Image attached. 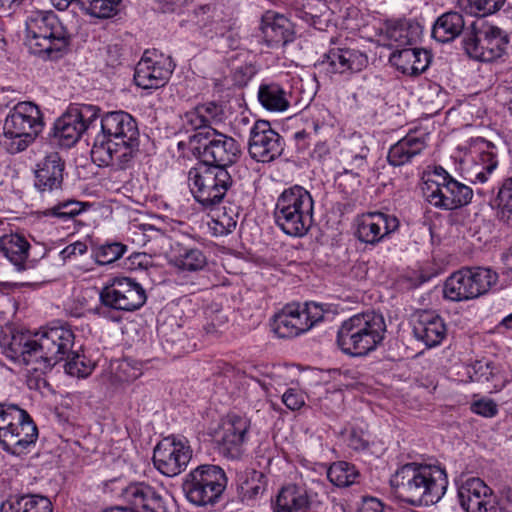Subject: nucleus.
<instances>
[{
  "label": "nucleus",
  "instance_id": "16",
  "mask_svg": "<svg viewBox=\"0 0 512 512\" xmlns=\"http://www.w3.org/2000/svg\"><path fill=\"white\" fill-rule=\"evenodd\" d=\"M284 150L283 138L265 120H257L250 129L248 152L257 162L268 163L280 157Z\"/></svg>",
  "mask_w": 512,
  "mask_h": 512
},
{
  "label": "nucleus",
  "instance_id": "41",
  "mask_svg": "<svg viewBox=\"0 0 512 512\" xmlns=\"http://www.w3.org/2000/svg\"><path fill=\"white\" fill-rule=\"evenodd\" d=\"M327 311L328 308L316 302H306L303 308H301L300 303L291 302L277 311L273 315L272 320H280L284 317L299 318L302 314L305 315L306 320H323Z\"/></svg>",
  "mask_w": 512,
  "mask_h": 512
},
{
  "label": "nucleus",
  "instance_id": "40",
  "mask_svg": "<svg viewBox=\"0 0 512 512\" xmlns=\"http://www.w3.org/2000/svg\"><path fill=\"white\" fill-rule=\"evenodd\" d=\"M497 165L498 161L493 151H482L473 163L465 168V177L472 183H484Z\"/></svg>",
  "mask_w": 512,
  "mask_h": 512
},
{
  "label": "nucleus",
  "instance_id": "36",
  "mask_svg": "<svg viewBox=\"0 0 512 512\" xmlns=\"http://www.w3.org/2000/svg\"><path fill=\"white\" fill-rule=\"evenodd\" d=\"M48 497L37 494L16 495L1 505L0 512H52Z\"/></svg>",
  "mask_w": 512,
  "mask_h": 512
},
{
  "label": "nucleus",
  "instance_id": "64",
  "mask_svg": "<svg viewBox=\"0 0 512 512\" xmlns=\"http://www.w3.org/2000/svg\"><path fill=\"white\" fill-rule=\"evenodd\" d=\"M224 39L228 42L227 47L230 49H236L239 45L238 38L235 37L231 32H228Z\"/></svg>",
  "mask_w": 512,
  "mask_h": 512
},
{
  "label": "nucleus",
  "instance_id": "25",
  "mask_svg": "<svg viewBox=\"0 0 512 512\" xmlns=\"http://www.w3.org/2000/svg\"><path fill=\"white\" fill-rule=\"evenodd\" d=\"M368 64L367 56L350 48H331L323 55L321 65L331 73L359 72Z\"/></svg>",
  "mask_w": 512,
  "mask_h": 512
},
{
  "label": "nucleus",
  "instance_id": "2",
  "mask_svg": "<svg viewBox=\"0 0 512 512\" xmlns=\"http://www.w3.org/2000/svg\"><path fill=\"white\" fill-rule=\"evenodd\" d=\"M91 158L98 166L126 170L139 152V131L134 118L124 111L105 113L100 119Z\"/></svg>",
  "mask_w": 512,
  "mask_h": 512
},
{
  "label": "nucleus",
  "instance_id": "9",
  "mask_svg": "<svg viewBox=\"0 0 512 512\" xmlns=\"http://www.w3.org/2000/svg\"><path fill=\"white\" fill-rule=\"evenodd\" d=\"M509 44L508 34L497 26L478 25L473 21L466 29L463 46L467 55L475 60L491 62L501 58Z\"/></svg>",
  "mask_w": 512,
  "mask_h": 512
},
{
  "label": "nucleus",
  "instance_id": "48",
  "mask_svg": "<svg viewBox=\"0 0 512 512\" xmlns=\"http://www.w3.org/2000/svg\"><path fill=\"white\" fill-rule=\"evenodd\" d=\"M121 0H82L81 8L97 18H110L117 13Z\"/></svg>",
  "mask_w": 512,
  "mask_h": 512
},
{
  "label": "nucleus",
  "instance_id": "1",
  "mask_svg": "<svg viewBox=\"0 0 512 512\" xmlns=\"http://www.w3.org/2000/svg\"><path fill=\"white\" fill-rule=\"evenodd\" d=\"M224 118L222 106L215 102L198 105L182 117L186 132H196L190 137V141L197 143L194 149L201 158L202 165L228 169L240 156L241 150L237 141L216 128Z\"/></svg>",
  "mask_w": 512,
  "mask_h": 512
},
{
  "label": "nucleus",
  "instance_id": "56",
  "mask_svg": "<svg viewBox=\"0 0 512 512\" xmlns=\"http://www.w3.org/2000/svg\"><path fill=\"white\" fill-rule=\"evenodd\" d=\"M470 409L473 413L485 418H492L498 414V405L490 398H481L473 401Z\"/></svg>",
  "mask_w": 512,
  "mask_h": 512
},
{
  "label": "nucleus",
  "instance_id": "50",
  "mask_svg": "<svg viewBox=\"0 0 512 512\" xmlns=\"http://www.w3.org/2000/svg\"><path fill=\"white\" fill-rule=\"evenodd\" d=\"M112 368L115 378L120 382L134 381L143 373L141 364L129 358L117 360Z\"/></svg>",
  "mask_w": 512,
  "mask_h": 512
},
{
  "label": "nucleus",
  "instance_id": "58",
  "mask_svg": "<svg viewBox=\"0 0 512 512\" xmlns=\"http://www.w3.org/2000/svg\"><path fill=\"white\" fill-rule=\"evenodd\" d=\"M282 402L288 409L294 411L305 404V399L300 391L290 388L283 394Z\"/></svg>",
  "mask_w": 512,
  "mask_h": 512
},
{
  "label": "nucleus",
  "instance_id": "57",
  "mask_svg": "<svg viewBox=\"0 0 512 512\" xmlns=\"http://www.w3.org/2000/svg\"><path fill=\"white\" fill-rule=\"evenodd\" d=\"M327 10V6L320 0H307L303 5V18L306 21L314 20L319 18L324 11Z\"/></svg>",
  "mask_w": 512,
  "mask_h": 512
},
{
  "label": "nucleus",
  "instance_id": "62",
  "mask_svg": "<svg viewBox=\"0 0 512 512\" xmlns=\"http://www.w3.org/2000/svg\"><path fill=\"white\" fill-rule=\"evenodd\" d=\"M24 0H0V9L4 11H14Z\"/></svg>",
  "mask_w": 512,
  "mask_h": 512
},
{
  "label": "nucleus",
  "instance_id": "22",
  "mask_svg": "<svg viewBox=\"0 0 512 512\" xmlns=\"http://www.w3.org/2000/svg\"><path fill=\"white\" fill-rule=\"evenodd\" d=\"M491 494V489L477 477L468 478L458 488V499L466 512H498Z\"/></svg>",
  "mask_w": 512,
  "mask_h": 512
},
{
  "label": "nucleus",
  "instance_id": "44",
  "mask_svg": "<svg viewBox=\"0 0 512 512\" xmlns=\"http://www.w3.org/2000/svg\"><path fill=\"white\" fill-rule=\"evenodd\" d=\"M497 217L512 226V177L504 179L495 198Z\"/></svg>",
  "mask_w": 512,
  "mask_h": 512
},
{
  "label": "nucleus",
  "instance_id": "37",
  "mask_svg": "<svg viewBox=\"0 0 512 512\" xmlns=\"http://www.w3.org/2000/svg\"><path fill=\"white\" fill-rule=\"evenodd\" d=\"M465 28L462 14L454 11L439 16L432 28L433 38L440 43H447L457 38Z\"/></svg>",
  "mask_w": 512,
  "mask_h": 512
},
{
  "label": "nucleus",
  "instance_id": "43",
  "mask_svg": "<svg viewBox=\"0 0 512 512\" xmlns=\"http://www.w3.org/2000/svg\"><path fill=\"white\" fill-rule=\"evenodd\" d=\"M413 333L427 347H434L443 340L446 334V327L444 322H416V325L413 327Z\"/></svg>",
  "mask_w": 512,
  "mask_h": 512
},
{
  "label": "nucleus",
  "instance_id": "52",
  "mask_svg": "<svg viewBox=\"0 0 512 512\" xmlns=\"http://www.w3.org/2000/svg\"><path fill=\"white\" fill-rule=\"evenodd\" d=\"M83 210L82 203L75 200L59 202L44 211L45 216L57 217L63 221L75 218Z\"/></svg>",
  "mask_w": 512,
  "mask_h": 512
},
{
  "label": "nucleus",
  "instance_id": "7",
  "mask_svg": "<svg viewBox=\"0 0 512 512\" xmlns=\"http://www.w3.org/2000/svg\"><path fill=\"white\" fill-rule=\"evenodd\" d=\"M225 471L218 465L203 464L191 470L182 483L187 500L199 507L217 503L227 487Z\"/></svg>",
  "mask_w": 512,
  "mask_h": 512
},
{
  "label": "nucleus",
  "instance_id": "42",
  "mask_svg": "<svg viewBox=\"0 0 512 512\" xmlns=\"http://www.w3.org/2000/svg\"><path fill=\"white\" fill-rule=\"evenodd\" d=\"M267 488L266 476L256 470H252L241 478L238 484L237 492L242 502H249L258 499Z\"/></svg>",
  "mask_w": 512,
  "mask_h": 512
},
{
  "label": "nucleus",
  "instance_id": "33",
  "mask_svg": "<svg viewBox=\"0 0 512 512\" xmlns=\"http://www.w3.org/2000/svg\"><path fill=\"white\" fill-rule=\"evenodd\" d=\"M163 256L172 265L183 271H199L207 264L206 256L200 249L184 247L180 243L173 245L171 242L168 252L163 253Z\"/></svg>",
  "mask_w": 512,
  "mask_h": 512
},
{
  "label": "nucleus",
  "instance_id": "31",
  "mask_svg": "<svg viewBox=\"0 0 512 512\" xmlns=\"http://www.w3.org/2000/svg\"><path fill=\"white\" fill-rule=\"evenodd\" d=\"M273 509L274 512H314L307 491L296 485L285 486L279 491Z\"/></svg>",
  "mask_w": 512,
  "mask_h": 512
},
{
  "label": "nucleus",
  "instance_id": "11",
  "mask_svg": "<svg viewBox=\"0 0 512 512\" xmlns=\"http://www.w3.org/2000/svg\"><path fill=\"white\" fill-rule=\"evenodd\" d=\"M436 180L426 182L427 201L436 208L455 210L468 205L473 198V190L454 179L442 167L436 168Z\"/></svg>",
  "mask_w": 512,
  "mask_h": 512
},
{
  "label": "nucleus",
  "instance_id": "34",
  "mask_svg": "<svg viewBox=\"0 0 512 512\" xmlns=\"http://www.w3.org/2000/svg\"><path fill=\"white\" fill-rule=\"evenodd\" d=\"M133 228V242L147 246L155 255H163L168 252L171 238L165 232L150 224L134 225Z\"/></svg>",
  "mask_w": 512,
  "mask_h": 512
},
{
  "label": "nucleus",
  "instance_id": "27",
  "mask_svg": "<svg viewBox=\"0 0 512 512\" xmlns=\"http://www.w3.org/2000/svg\"><path fill=\"white\" fill-rule=\"evenodd\" d=\"M427 147L426 138L408 133L388 151L387 160L390 165L399 167L412 163Z\"/></svg>",
  "mask_w": 512,
  "mask_h": 512
},
{
  "label": "nucleus",
  "instance_id": "20",
  "mask_svg": "<svg viewBox=\"0 0 512 512\" xmlns=\"http://www.w3.org/2000/svg\"><path fill=\"white\" fill-rule=\"evenodd\" d=\"M398 227L399 220L394 215L369 212L359 217L355 235L365 244L376 245L395 232Z\"/></svg>",
  "mask_w": 512,
  "mask_h": 512
},
{
  "label": "nucleus",
  "instance_id": "30",
  "mask_svg": "<svg viewBox=\"0 0 512 512\" xmlns=\"http://www.w3.org/2000/svg\"><path fill=\"white\" fill-rule=\"evenodd\" d=\"M431 55L428 51L419 48L396 49L390 61L407 75H419L424 72L430 63Z\"/></svg>",
  "mask_w": 512,
  "mask_h": 512
},
{
  "label": "nucleus",
  "instance_id": "23",
  "mask_svg": "<svg viewBox=\"0 0 512 512\" xmlns=\"http://www.w3.org/2000/svg\"><path fill=\"white\" fill-rule=\"evenodd\" d=\"M260 30L264 43L270 48L284 47L295 38L291 21L274 11L263 14Z\"/></svg>",
  "mask_w": 512,
  "mask_h": 512
},
{
  "label": "nucleus",
  "instance_id": "59",
  "mask_svg": "<svg viewBox=\"0 0 512 512\" xmlns=\"http://www.w3.org/2000/svg\"><path fill=\"white\" fill-rule=\"evenodd\" d=\"M348 445L355 451H365L369 448L370 442L362 430L353 428L349 434Z\"/></svg>",
  "mask_w": 512,
  "mask_h": 512
},
{
  "label": "nucleus",
  "instance_id": "14",
  "mask_svg": "<svg viewBox=\"0 0 512 512\" xmlns=\"http://www.w3.org/2000/svg\"><path fill=\"white\" fill-rule=\"evenodd\" d=\"M34 337L37 338V362H43L46 369H52L70 355L75 339L73 331L66 326L41 328Z\"/></svg>",
  "mask_w": 512,
  "mask_h": 512
},
{
  "label": "nucleus",
  "instance_id": "32",
  "mask_svg": "<svg viewBox=\"0 0 512 512\" xmlns=\"http://www.w3.org/2000/svg\"><path fill=\"white\" fill-rule=\"evenodd\" d=\"M421 35V26L412 20H389L385 23V37L395 48L415 44Z\"/></svg>",
  "mask_w": 512,
  "mask_h": 512
},
{
  "label": "nucleus",
  "instance_id": "60",
  "mask_svg": "<svg viewBox=\"0 0 512 512\" xmlns=\"http://www.w3.org/2000/svg\"><path fill=\"white\" fill-rule=\"evenodd\" d=\"M383 503L375 497H363L357 512H383Z\"/></svg>",
  "mask_w": 512,
  "mask_h": 512
},
{
  "label": "nucleus",
  "instance_id": "29",
  "mask_svg": "<svg viewBox=\"0 0 512 512\" xmlns=\"http://www.w3.org/2000/svg\"><path fill=\"white\" fill-rule=\"evenodd\" d=\"M10 340L7 342L8 356L29 365L37 362V338L30 331L8 327Z\"/></svg>",
  "mask_w": 512,
  "mask_h": 512
},
{
  "label": "nucleus",
  "instance_id": "54",
  "mask_svg": "<svg viewBox=\"0 0 512 512\" xmlns=\"http://www.w3.org/2000/svg\"><path fill=\"white\" fill-rule=\"evenodd\" d=\"M237 225V220L227 212H223L212 220L210 229L216 236H224L231 233Z\"/></svg>",
  "mask_w": 512,
  "mask_h": 512
},
{
  "label": "nucleus",
  "instance_id": "39",
  "mask_svg": "<svg viewBox=\"0 0 512 512\" xmlns=\"http://www.w3.org/2000/svg\"><path fill=\"white\" fill-rule=\"evenodd\" d=\"M258 100L266 110L272 112H283L290 106L288 93L277 83L261 84Z\"/></svg>",
  "mask_w": 512,
  "mask_h": 512
},
{
  "label": "nucleus",
  "instance_id": "3",
  "mask_svg": "<svg viewBox=\"0 0 512 512\" xmlns=\"http://www.w3.org/2000/svg\"><path fill=\"white\" fill-rule=\"evenodd\" d=\"M390 485L401 501L413 506H429L444 496L448 479L440 466L407 463L391 476Z\"/></svg>",
  "mask_w": 512,
  "mask_h": 512
},
{
  "label": "nucleus",
  "instance_id": "12",
  "mask_svg": "<svg viewBox=\"0 0 512 512\" xmlns=\"http://www.w3.org/2000/svg\"><path fill=\"white\" fill-rule=\"evenodd\" d=\"M363 327L353 322H343L337 333V344L341 351L352 357L366 356L383 340L385 322H364Z\"/></svg>",
  "mask_w": 512,
  "mask_h": 512
},
{
  "label": "nucleus",
  "instance_id": "15",
  "mask_svg": "<svg viewBox=\"0 0 512 512\" xmlns=\"http://www.w3.org/2000/svg\"><path fill=\"white\" fill-rule=\"evenodd\" d=\"M192 454L187 440L169 436L155 446L152 461L161 474L174 477L187 468Z\"/></svg>",
  "mask_w": 512,
  "mask_h": 512
},
{
  "label": "nucleus",
  "instance_id": "49",
  "mask_svg": "<svg viewBox=\"0 0 512 512\" xmlns=\"http://www.w3.org/2000/svg\"><path fill=\"white\" fill-rule=\"evenodd\" d=\"M23 419H28L27 411L16 404L0 403V432L10 431Z\"/></svg>",
  "mask_w": 512,
  "mask_h": 512
},
{
  "label": "nucleus",
  "instance_id": "63",
  "mask_svg": "<svg viewBox=\"0 0 512 512\" xmlns=\"http://www.w3.org/2000/svg\"><path fill=\"white\" fill-rule=\"evenodd\" d=\"M81 1L82 0H51V3L56 9L64 11L73 2L79 3L81 5Z\"/></svg>",
  "mask_w": 512,
  "mask_h": 512
},
{
  "label": "nucleus",
  "instance_id": "19",
  "mask_svg": "<svg viewBox=\"0 0 512 512\" xmlns=\"http://www.w3.org/2000/svg\"><path fill=\"white\" fill-rule=\"evenodd\" d=\"M250 419L237 414H228L223 420L217 438L219 451L227 458L240 459L248 440Z\"/></svg>",
  "mask_w": 512,
  "mask_h": 512
},
{
  "label": "nucleus",
  "instance_id": "55",
  "mask_svg": "<svg viewBox=\"0 0 512 512\" xmlns=\"http://www.w3.org/2000/svg\"><path fill=\"white\" fill-rule=\"evenodd\" d=\"M204 35L213 38L214 36L225 37L229 32V26L222 19H212L209 22L204 17L198 20Z\"/></svg>",
  "mask_w": 512,
  "mask_h": 512
},
{
  "label": "nucleus",
  "instance_id": "38",
  "mask_svg": "<svg viewBox=\"0 0 512 512\" xmlns=\"http://www.w3.org/2000/svg\"><path fill=\"white\" fill-rule=\"evenodd\" d=\"M369 149L364 145L363 141L356 139L348 143L341 151L344 170L342 175H352L354 178L360 176V171L367 166V156Z\"/></svg>",
  "mask_w": 512,
  "mask_h": 512
},
{
  "label": "nucleus",
  "instance_id": "26",
  "mask_svg": "<svg viewBox=\"0 0 512 512\" xmlns=\"http://www.w3.org/2000/svg\"><path fill=\"white\" fill-rule=\"evenodd\" d=\"M65 162L57 152H51L38 164L35 186L42 192L60 189Z\"/></svg>",
  "mask_w": 512,
  "mask_h": 512
},
{
  "label": "nucleus",
  "instance_id": "51",
  "mask_svg": "<svg viewBox=\"0 0 512 512\" xmlns=\"http://www.w3.org/2000/svg\"><path fill=\"white\" fill-rule=\"evenodd\" d=\"M316 322H300V326L293 322H269V329L278 338L289 339L310 330Z\"/></svg>",
  "mask_w": 512,
  "mask_h": 512
},
{
  "label": "nucleus",
  "instance_id": "35",
  "mask_svg": "<svg viewBox=\"0 0 512 512\" xmlns=\"http://www.w3.org/2000/svg\"><path fill=\"white\" fill-rule=\"evenodd\" d=\"M30 244L19 234H6L0 237V250L18 271L26 269Z\"/></svg>",
  "mask_w": 512,
  "mask_h": 512
},
{
  "label": "nucleus",
  "instance_id": "47",
  "mask_svg": "<svg viewBox=\"0 0 512 512\" xmlns=\"http://www.w3.org/2000/svg\"><path fill=\"white\" fill-rule=\"evenodd\" d=\"M64 360H66L64 365L65 372L78 378L88 377L95 368L94 362H92L84 354H79L77 352L71 351L70 355L67 356Z\"/></svg>",
  "mask_w": 512,
  "mask_h": 512
},
{
  "label": "nucleus",
  "instance_id": "45",
  "mask_svg": "<svg viewBox=\"0 0 512 512\" xmlns=\"http://www.w3.org/2000/svg\"><path fill=\"white\" fill-rule=\"evenodd\" d=\"M506 0H458V7L467 14L486 17L498 12Z\"/></svg>",
  "mask_w": 512,
  "mask_h": 512
},
{
  "label": "nucleus",
  "instance_id": "13",
  "mask_svg": "<svg viewBox=\"0 0 512 512\" xmlns=\"http://www.w3.org/2000/svg\"><path fill=\"white\" fill-rule=\"evenodd\" d=\"M100 109L92 105L70 108L54 124L53 135L61 146L71 147L97 126Z\"/></svg>",
  "mask_w": 512,
  "mask_h": 512
},
{
  "label": "nucleus",
  "instance_id": "17",
  "mask_svg": "<svg viewBox=\"0 0 512 512\" xmlns=\"http://www.w3.org/2000/svg\"><path fill=\"white\" fill-rule=\"evenodd\" d=\"M105 308L134 311L146 302L145 290L130 278H116L100 295Z\"/></svg>",
  "mask_w": 512,
  "mask_h": 512
},
{
  "label": "nucleus",
  "instance_id": "10",
  "mask_svg": "<svg viewBox=\"0 0 512 512\" xmlns=\"http://www.w3.org/2000/svg\"><path fill=\"white\" fill-rule=\"evenodd\" d=\"M498 281V274L489 268L472 267L453 273L444 284V296L452 301L478 298Z\"/></svg>",
  "mask_w": 512,
  "mask_h": 512
},
{
  "label": "nucleus",
  "instance_id": "46",
  "mask_svg": "<svg viewBox=\"0 0 512 512\" xmlns=\"http://www.w3.org/2000/svg\"><path fill=\"white\" fill-rule=\"evenodd\" d=\"M358 476L355 466L338 461L333 463L327 470V477L331 483L338 487H345L353 484Z\"/></svg>",
  "mask_w": 512,
  "mask_h": 512
},
{
  "label": "nucleus",
  "instance_id": "5",
  "mask_svg": "<svg viewBox=\"0 0 512 512\" xmlns=\"http://www.w3.org/2000/svg\"><path fill=\"white\" fill-rule=\"evenodd\" d=\"M26 41L33 54L57 58L70 43V37L52 11H34L26 20Z\"/></svg>",
  "mask_w": 512,
  "mask_h": 512
},
{
  "label": "nucleus",
  "instance_id": "24",
  "mask_svg": "<svg viewBox=\"0 0 512 512\" xmlns=\"http://www.w3.org/2000/svg\"><path fill=\"white\" fill-rule=\"evenodd\" d=\"M38 438V428L28 414V419H23L14 425L10 431L0 432V444L9 454L20 456L35 444Z\"/></svg>",
  "mask_w": 512,
  "mask_h": 512
},
{
  "label": "nucleus",
  "instance_id": "18",
  "mask_svg": "<svg viewBox=\"0 0 512 512\" xmlns=\"http://www.w3.org/2000/svg\"><path fill=\"white\" fill-rule=\"evenodd\" d=\"M121 496L129 506H116L103 512H167L161 492L143 482L130 484Z\"/></svg>",
  "mask_w": 512,
  "mask_h": 512
},
{
  "label": "nucleus",
  "instance_id": "53",
  "mask_svg": "<svg viewBox=\"0 0 512 512\" xmlns=\"http://www.w3.org/2000/svg\"><path fill=\"white\" fill-rule=\"evenodd\" d=\"M125 251L126 246L120 242L105 243L95 250V259L100 265H107L121 258Z\"/></svg>",
  "mask_w": 512,
  "mask_h": 512
},
{
  "label": "nucleus",
  "instance_id": "28",
  "mask_svg": "<svg viewBox=\"0 0 512 512\" xmlns=\"http://www.w3.org/2000/svg\"><path fill=\"white\" fill-rule=\"evenodd\" d=\"M467 374L471 382L482 384L490 393L501 390L507 382L501 367L492 361L476 360L467 366Z\"/></svg>",
  "mask_w": 512,
  "mask_h": 512
},
{
  "label": "nucleus",
  "instance_id": "8",
  "mask_svg": "<svg viewBox=\"0 0 512 512\" xmlns=\"http://www.w3.org/2000/svg\"><path fill=\"white\" fill-rule=\"evenodd\" d=\"M191 193L204 208L220 204L233 185V179L226 168L199 165L188 173Z\"/></svg>",
  "mask_w": 512,
  "mask_h": 512
},
{
  "label": "nucleus",
  "instance_id": "6",
  "mask_svg": "<svg viewBox=\"0 0 512 512\" xmlns=\"http://www.w3.org/2000/svg\"><path fill=\"white\" fill-rule=\"evenodd\" d=\"M44 126L42 113L33 102H18L12 107L4 121L3 133L10 138V152L19 153L27 149Z\"/></svg>",
  "mask_w": 512,
  "mask_h": 512
},
{
  "label": "nucleus",
  "instance_id": "61",
  "mask_svg": "<svg viewBox=\"0 0 512 512\" xmlns=\"http://www.w3.org/2000/svg\"><path fill=\"white\" fill-rule=\"evenodd\" d=\"M87 251V245L83 242L77 241L73 244L68 245L61 251V256L65 258H69L72 255L76 254H84Z\"/></svg>",
  "mask_w": 512,
  "mask_h": 512
},
{
  "label": "nucleus",
  "instance_id": "21",
  "mask_svg": "<svg viewBox=\"0 0 512 512\" xmlns=\"http://www.w3.org/2000/svg\"><path fill=\"white\" fill-rule=\"evenodd\" d=\"M174 67L169 57L152 59L145 53L135 68V84L143 89L161 88L168 82Z\"/></svg>",
  "mask_w": 512,
  "mask_h": 512
},
{
  "label": "nucleus",
  "instance_id": "4",
  "mask_svg": "<svg viewBox=\"0 0 512 512\" xmlns=\"http://www.w3.org/2000/svg\"><path fill=\"white\" fill-rule=\"evenodd\" d=\"M314 201L308 190L295 185L285 189L277 198L274 218L277 226L287 235L302 237L313 221Z\"/></svg>",
  "mask_w": 512,
  "mask_h": 512
}]
</instances>
